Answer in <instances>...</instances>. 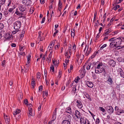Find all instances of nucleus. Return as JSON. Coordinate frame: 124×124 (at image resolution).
Segmentation results:
<instances>
[{
    "label": "nucleus",
    "instance_id": "nucleus-1",
    "mask_svg": "<svg viewBox=\"0 0 124 124\" xmlns=\"http://www.w3.org/2000/svg\"><path fill=\"white\" fill-rule=\"evenodd\" d=\"M102 64L101 63L99 64L97 67L95 69V72L96 73L99 74L101 73H103L104 75L105 76L106 74L105 69L103 67H102Z\"/></svg>",
    "mask_w": 124,
    "mask_h": 124
},
{
    "label": "nucleus",
    "instance_id": "nucleus-2",
    "mask_svg": "<svg viewBox=\"0 0 124 124\" xmlns=\"http://www.w3.org/2000/svg\"><path fill=\"white\" fill-rule=\"evenodd\" d=\"M21 22L20 21L16 22L14 24V29L16 30H18L21 26Z\"/></svg>",
    "mask_w": 124,
    "mask_h": 124
},
{
    "label": "nucleus",
    "instance_id": "nucleus-3",
    "mask_svg": "<svg viewBox=\"0 0 124 124\" xmlns=\"http://www.w3.org/2000/svg\"><path fill=\"white\" fill-rule=\"evenodd\" d=\"M122 39L120 38H118L115 39L114 41L115 43V46L116 47H119L120 46L122 41Z\"/></svg>",
    "mask_w": 124,
    "mask_h": 124
},
{
    "label": "nucleus",
    "instance_id": "nucleus-4",
    "mask_svg": "<svg viewBox=\"0 0 124 124\" xmlns=\"http://www.w3.org/2000/svg\"><path fill=\"white\" fill-rule=\"evenodd\" d=\"M105 109L107 110L108 112L110 114L112 113L114 111V109L112 106H108L105 107Z\"/></svg>",
    "mask_w": 124,
    "mask_h": 124
},
{
    "label": "nucleus",
    "instance_id": "nucleus-5",
    "mask_svg": "<svg viewBox=\"0 0 124 124\" xmlns=\"http://www.w3.org/2000/svg\"><path fill=\"white\" fill-rule=\"evenodd\" d=\"M18 8L20 11L22 12L25 11L26 9V7L22 5H19Z\"/></svg>",
    "mask_w": 124,
    "mask_h": 124
},
{
    "label": "nucleus",
    "instance_id": "nucleus-6",
    "mask_svg": "<svg viewBox=\"0 0 124 124\" xmlns=\"http://www.w3.org/2000/svg\"><path fill=\"white\" fill-rule=\"evenodd\" d=\"M23 4L26 6H29L31 5V1L30 0H24L22 1Z\"/></svg>",
    "mask_w": 124,
    "mask_h": 124
},
{
    "label": "nucleus",
    "instance_id": "nucleus-7",
    "mask_svg": "<svg viewBox=\"0 0 124 124\" xmlns=\"http://www.w3.org/2000/svg\"><path fill=\"white\" fill-rule=\"evenodd\" d=\"M76 103H77V106L79 108H81L83 107V105L82 103L79 100H77L76 101Z\"/></svg>",
    "mask_w": 124,
    "mask_h": 124
},
{
    "label": "nucleus",
    "instance_id": "nucleus-8",
    "mask_svg": "<svg viewBox=\"0 0 124 124\" xmlns=\"http://www.w3.org/2000/svg\"><path fill=\"white\" fill-rule=\"evenodd\" d=\"M108 63L109 65L112 66H114L116 65L115 62L113 60H110L108 62Z\"/></svg>",
    "mask_w": 124,
    "mask_h": 124
},
{
    "label": "nucleus",
    "instance_id": "nucleus-9",
    "mask_svg": "<svg viewBox=\"0 0 124 124\" xmlns=\"http://www.w3.org/2000/svg\"><path fill=\"white\" fill-rule=\"evenodd\" d=\"M12 36V35L10 34L9 33H6L5 36V38L7 39H9L10 38H11Z\"/></svg>",
    "mask_w": 124,
    "mask_h": 124
},
{
    "label": "nucleus",
    "instance_id": "nucleus-10",
    "mask_svg": "<svg viewBox=\"0 0 124 124\" xmlns=\"http://www.w3.org/2000/svg\"><path fill=\"white\" fill-rule=\"evenodd\" d=\"M5 122L6 123L9 124L10 121V118L9 116L7 115H6L5 117H4Z\"/></svg>",
    "mask_w": 124,
    "mask_h": 124
},
{
    "label": "nucleus",
    "instance_id": "nucleus-11",
    "mask_svg": "<svg viewBox=\"0 0 124 124\" xmlns=\"http://www.w3.org/2000/svg\"><path fill=\"white\" fill-rule=\"evenodd\" d=\"M56 108L55 109V110L54 111L53 113V114L52 116V118L53 119V121H54L55 120L56 118Z\"/></svg>",
    "mask_w": 124,
    "mask_h": 124
},
{
    "label": "nucleus",
    "instance_id": "nucleus-12",
    "mask_svg": "<svg viewBox=\"0 0 124 124\" xmlns=\"http://www.w3.org/2000/svg\"><path fill=\"white\" fill-rule=\"evenodd\" d=\"M84 56L82 54H80V56H79L77 58V61H80V62H82V60L84 59Z\"/></svg>",
    "mask_w": 124,
    "mask_h": 124
},
{
    "label": "nucleus",
    "instance_id": "nucleus-13",
    "mask_svg": "<svg viewBox=\"0 0 124 124\" xmlns=\"http://www.w3.org/2000/svg\"><path fill=\"white\" fill-rule=\"evenodd\" d=\"M88 46L87 50L86 51V52L85 54V55L86 56H88L89 54L91 52V50H92V48H89V50H88Z\"/></svg>",
    "mask_w": 124,
    "mask_h": 124
},
{
    "label": "nucleus",
    "instance_id": "nucleus-14",
    "mask_svg": "<svg viewBox=\"0 0 124 124\" xmlns=\"http://www.w3.org/2000/svg\"><path fill=\"white\" fill-rule=\"evenodd\" d=\"M107 82H108L109 84L111 85L112 84L113 82L112 78L110 77V76H109V77L108 78L107 80Z\"/></svg>",
    "mask_w": 124,
    "mask_h": 124
},
{
    "label": "nucleus",
    "instance_id": "nucleus-15",
    "mask_svg": "<svg viewBox=\"0 0 124 124\" xmlns=\"http://www.w3.org/2000/svg\"><path fill=\"white\" fill-rule=\"evenodd\" d=\"M87 85L89 87L92 88L93 86V84L91 82L87 81L86 82Z\"/></svg>",
    "mask_w": 124,
    "mask_h": 124
},
{
    "label": "nucleus",
    "instance_id": "nucleus-16",
    "mask_svg": "<svg viewBox=\"0 0 124 124\" xmlns=\"http://www.w3.org/2000/svg\"><path fill=\"white\" fill-rule=\"evenodd\" d=\"M80 112L78 110H76L75 111V114L77 118L79 119L80 118Z\"/></svg>",
    "mask_w": 124,
    "mask_h": 124
},
{
    "label": "nucleus",
    "instance_id": "nucleus-17",
    "mask_svg": "<svg viewBox=\"0 0 124 124\" xmlns=\"http://www.w3.org/2000/svg\"><path fill=\"white\" fill-rule=\"evenodd\" d=\"M71 117L68 114L65 117V120H67L68 121L70 122L71 121Z\"/></svg>",
    "mask_w": 124,
    "mask_h": 124
},
{
    "label": "nucleus",
    "instance_id": "nucleus-18",
    "mask_svg": "<svg viewBox=\"0 0 124 124\" xmlns=\"http://www.w3.org/2000/svg\"><path fill=\"white\" fill-rule=\"evenodd\" d=\"M51 52H51L50 54L49 55V58L47 57L46 58V61H47V62H48L49 64L51 62V57L52 55L51 54Z\"/></svg>",
    "mask_w": 124,
    "mask_h": 124
},
{
    "label": "nucleus",
    "instance_id": "nucleus-19",
    "mask_svg": "<svg viewBox=\"0 0 124 124\" xmlns=\"http://www.w3.org/2000/svg\"><path fill=\"white\" fill-rule=\"evenodd\" d=\"M2 12L3 13L4 15L6 17L9 16L10 15V13L8 11L4 10L3 12Z\"/></svg>",
    "mask_w": 124,
    "mask_h": 124
},
{
    "label": "nucleus",
    "instance_id": "nucleus-20",
    "mask_svg": "<svg viewBox=\"0 0 124 124\" xmlns=\"http://www.w3.org/2000/svg\"><path fill=\"white\" fill-rule=\"evenodd\" d=\"M23 97V94L22 93L20 92L19 94V95L18 96V100L19 101L21 99H22Z\"/></svg>",
    "mask_w": 124,
    "mask_h": 124
},
{
    "label": "nucleus",
    "instance_id": "nucleus-21",
    "mask_svg": "<svg viewBox=\"0 0 124 124\" xmlns=\"http://www.w3.org/2000/svg\"><path fill=\"white\" fill-rule=\"evenodd\" d=\"M20 112V109H17L15 111L13 112V114L14 115H15L19 113Z\"/></svg>",
    "mask_w": 124,
    "mask_h": 124
},
{
    "label": "nucleus",
    "instance_id": "nucleus-22",
    "mask_svg": "<svg viewBox=\"0 0 124 124\" xmlns=\"http://www.w3.org/2000/svg\"><path fill=\"white\" fill-rule=\"evenodd\" d=\"M66 112L68 113L71 114V109L70 107H68L66 108Z\"/></svg>",
    "mask_w": 124,
    "mask_h": 124
},
{
    "label": "nucleus",
    "instance_id": "nucleus-23",
    "mask_svg": "<svg viewBox=\"0 0 124 124\" xmlns=\"http://www.w3.org/2000/svg\"><path fill=\"white\" fill-rule=\"evenodd\" d=\"M70 122L67 120H64L62 122V124H70Z\"/></svg>",
    "mask_w": 124,
    "mask_h": 124
},
{
    "label": "nucleus",
    "instance_id": "nucleus-24",
    "mask_svg": "<svg viewBox=\"0 0 124 124\" xmlns=\"http://www.w3.org/2000/svg\"><path fill=\"white\" fill-rule=\"evenodd\" d=\"M41 31H39V36L38 37V40H39L40 41H43V40L42 39H41V38L42 37L41 36Z\"/></svg>",
    "mask_w": 124,
    "mask_h": 124
},
{
    "label": "nucleus",
    "instance_id": "nucleus-25",
    "mask_svg": "<svg viewBox=\"0 0 124 124\" xmlns=\"http://www.w3.org/2000/svg\"><path fill=\"white\" fill-rule=\"evenodd\" d=\"M110 46L111 48H114L115 47H116L115 46V42H112L110 43Z\"/></svg>",
    "mask_w": 124,
    "mask_h": 124
},
{
    "label": "nucleus",
    "instance_id": "nucleus-26",
    "mask_svg": "<svg viewBox=\"0 0 124 124\" xmlns=\"http://www.w3.org/2000/svg\"><path fill=\"white\" fill-rule=\"evenodd\" d=\"M86 119H87L85 118L82 116L80 118V122H85V121Z\"/></svg>",
    "mask_w": 124,
    "mask_h": 124
},
{
    "label": "nucleus",
    "instance_id": "nucleus-27",
    "mask_svg": "<svg viewBox=\"0 0 124 124\" xmlns=\"http://www.w3.org/2000/svg\"><path fill=\"white\" fill-rule=\"evenodd\" d=\"M31 56L30 54L29 55L27 56V63L29 64L30 62L31 61Z\"/></svg>",
    "mask_w": 124,
    "mask_h": 124
},
{
    "label": "nucleus",
    "instance_id": "nucleus-28",
    "mask_svg": "<svg viewBox=\"0 0 124 124\" xmlns=\"http://www.w3.org/2000/svg\"><path fill=\"white\" fill-rule=\"evenodd\" d=\"M28 109L29 111V113H28L29 114L30 116H33L34 115L32 113V108H30V109H29V108H28Z\"/></svg>",
    "mask_w": 124,
    "mask_h": 124
},
{
    "label": "nucleus",
    "instance_id": "nucleus-29",
    "mask_svg": "<svg viewBox=\"0 0 124 124\" xmlns=\"http://www.w3.org/2000/svg\"><path fill=\"white\" fill-rule=\"evenodd\" d=\"M72 30H71V35L72 37H74V36H75V29H74L72 31Z\"/></svg>",
    "mask_w": 124,
    "mask_h": 124
},
{
    "label": "nucleus",
    "instance_id": "nucleus-30",
    "mask_svg": "<svg viewBox=\"0 0 124 124\" xmlns=\"http://www.w3.org/2000/svg\"><path fill=\"white\" fill-rule=\"evenodd\" d=\"M85 96L87 98L90 100L91 101H92V99L90 97V96L88 94V93H86V94L85 95Z\"/></svg>",
    "mask_w": 124,
    "mask_h": 124
},
{
    "label": "nucleus",
    "instance_id": "nucleus-31",
    "mask_svg": "<svg viewBox=\"0 0 124 124\" xmlns=\"http://www.w3.org/2000/svg\"><path fill=\"white\" fill-rule=\"evenodd\" d=\"M58 7H60V9H61V7L62 6V3H61V1L60 0H59V3H58Z\"/></svg>",
    "mask_w": 124,
    "mask_h": 124
},
{
    "label": "nucleus",
    "instance_id": "nucleus-32",
    "mask_svg": "<svg viewBox=\"0 0 124 124\" xmlns=\"http://www.w3.org/2000/svg\"><path fill=\"white\" fill-rule=\"evenodd\" d=\"M120 7V6L118 5H117L115 7H114L113 8V9L115 10H116L118 8H119Z\"/></svg>",
    "mask_w": 124,
    "mask_h": 124
},
{
    "label": "nucleus",
    "instance_id": "nucleus-33",
    "mask_svg": "<svg viewBox=\"0 0 124 124\" xmlns=\"http://www.w3.org/2000/svg\"><path fill=\"white\" fill-rule=\"evenodd\" d=\"M71 47L70 44L69 46V48L68 51L69 52V53H71Z\"/></svg>",
    "mask_w": 124,
    "mask_h": 124
},
{
    "label": "nucleus",
    "instance_id": "nucleus-34",
    "mask_svg": "<svg viewBox=\"0 0 124 124\" xmlns=\"http://www.w3.org/2000/svg\"><path fill=\"white\" fill-rule=\"evenodd\" d=\"M32 81L31 82V85H32L33 87V88L34 87V86L35 85V81L34 80V78H32Z\"/></svg>",
    "mask_w": 124,
    "mask_h": 124
},
{
    "label": "nucleus",
    "instance_id": "nucleus-35",
    "mask_svg": "<svg viewBox=\"0 0 124 124\" xmlns=\"http://www.w3.org/2000/svg\"><path fill=\"white\" fill-rule=\"evenodd\" d=\"M91 65V63H89L88 64V65L87 66V69L88 70H90V67Z\"/></svg>",
    "mask_w": 124,
    "mask_h": 124
},
{
    "label": "nucleus",
    "instance_id": "nucleus-36",
    "mask_svg": "<svg viewBox=\"0 0 124 124\" xmlns=\"http://www.w3.org/2000/svg\"><path fill=\"white\" fill-rule=\"evenodd\" d=\"M37 78H39L41 77V74L39 72H38L37 74Z\"/></svg>",
    "mask_w": 124,
    "mask_h": 124
},
{
    "label": "nucleus",
    "instance_id": "nucleus-37",
    "mask_svg": "<svg viewBox=\"0 0 124 124\" xmlns=\"http://www.w3.org/2000/svg\"><path fill=\"white\" fill-rule=\"evenodd\" d=\"M24 103H25L26 105H28V101L27 99H25L24 101Z\"/></svg>",
    "mask_w": 124,
    "mask_h": 124
},
{
    "label": "nucleus",
    "instance_id": "nucleus-38",
    "mask_svg": "<svg viewBox=\"0 0 124 124\" xmlns=\"http://www.w3.org/2000/svg\"><path fill=\"white\" fill-rule=\"evenodd\" d=\"M4 27V26L3 23H0V30L2 29Z\"/></svg>",
    "mask_w": 124,
    "mask_h": 124
},
{
    "label": "nucleus",
    "instance_id": "nucleus-39",
    "mask_svg": "<svg viewBox=\"0 0 124 124\" xmlns=\"http://www.w3.org/2000/svg\"><path fill=\"white\" fill-rule=\"evenodd\" d=\"M15 14H16L18 16H21L20 13L19 12L17 9L15 12Z\"/></svg>",
    "mask_w": 124,
    "mask_h": 124
},
{
    "label": "nucleus",
    "instance_id": "nucleus-40",
    "mask_svg": "<svg viewBox=\"0 0 124 124\" xmlns=\"http://www.w3.org/2000/svg\"><path fill=\"white\" fill-rule=\"evenodd\" d=\"M99 109L100 110L102 111L103 112H104L105 111V110L104 108H103L101 107H99Z\"/></svg>",
    "mask_w": 124,
    "mask_h": 124
},
{
    "label": "nucleus",
    "instance_id": "nucleus-41",
    "mask_svg": "<svg viewBox=\"0 0 124 124\" xmlns=\"http://www.w3.org/2000/svg\"><path fill=\"white\" fill-rule=\"evenodd\" d=\"M5 1V0H1L0 1V4L1 5H2L3 4H4Z\"/></svg>",
    "mask_w": 124,
    "mask_h": 124
},
{
    "label": "nucleus",
    "instance_id": "nucleus-42",
    "mask_svg": "<svg viewBox=\"0 0 124 124\" xmlns=\"http://www.w3.org/2000/svg\"><path fill=\"white\" fill-rule=\"evenodd\" d=\"M6 63V61L4 60L2 62L1 65L3 66L4 67L5 65V64Z\"/></svg>",
    "mask_w": 124,
    "mask_h": 124
},
{
    "label": "nucleus",
    "instance_id": "nucleus-43",
    "mask_svg": "<svg viewBox=\"0 0 124 124\" xmlns=\"http://www.w3.org/2000/svg\"><path fill=\"white\" fill-rule=\"evenodd\" d=\"M118 71L120 74V73L122 72L123 71L121 68H120L118 69Z\"/></svg>",
    "mask_w": 124,
    "mask_h": 124
},
{
    "label": "nucleus",
    "instance_id": "nucleus-44",
    "mask_svg": "<svg viewBox=\"0 0 124 124\" xmlns=\"http://www.w3.org/2000/svg\"><path fill=\"white\" fill-rule=\"evenodd\" d=\"M51 70L52 71V72H54V69L53 65H52V66H51L50 67V71H51Z\"/></svg>",
    "mask_w": 124,
    "mask_h": 124
},
{
    "label": "nucleus",
    "instance_id": "nucleus-45",
    "mask_svg": "<svg viewBox=\"0 0 124 124\" xmlns=\"http://www.w3.org/2000/svg\"><path fill=\"white\" fill-rule=\"evenodd\" d=\"M85 123V124H90V121L88 119H86Z\"/></svg>",
    "mask_w": 124,
    "mask_h": 124
},
{
    "label": "nucleus",
    "instance_id": "nucleus-46",
    "mask_svg": "<svg viewBox=\"0 0 124 124\" xmlns=\"http://www.w3.org/2000/svg\"><path fill=\"white\" fill-rule=\"evenodd\" d=\"M61 73L62 71H61L59 70V75H58V77L59 78H60L61 77Z\"/></svg>",
    "mask_w": 124,
    "mask_h": 124
},
{
    "label": "nucleus",
    "instance_id": "nucleus-47",
    "mask_svg": "<svg viewBox=\"0 0 124 124\" xmlns=\"http://www.w3.org/2000/svg\"><path fill=\"white\" fill-rule=\"evenodd\" d=\"M115 38V37H113L109 40V41H114L115 40V39H114Z\"/></svg>",
    "mask_w": 124,
    "mask_h": 124
},
{
    "label": "nucleus",
    "instance_id": "nucleus-48",
    "mask_svg": "<svg viewBox=\"0 0 124 124\" xmlns=\"http://www.w3.org/2000/svg\"><path fill=\"white\" fill-rule=\"evenodd\" d=\"M100 123V120L99 118H97L95 121L96 124H99Z\"/></svg>",
    "mask_w": 124,
    "mask_h": 124
},
{
    "label": "nucleus",
    "instance_id": "nucleus-49",
    "mask_svg": "<svg viewBox=\"0 0 124 124\" xmlns=\"http://www.w3.org/2000/svg\"><path fill=\"white\" fill-rule=\"evenodd\" d=\"M43 86L41 85L39 87V91H41L42 90Z\"/></svg>",
    "mask_w": 124,
    "mask_h": 124
},
{
    "label": "nucleus",
    "instance_id": "nucleus-50",
    "mask_svg": "<svg viewBox=\"0 0 124 124\" xmlns=\"http://www.w3.org/2000/svg\"><path fill=\"white\" fill-rule=\"evenodd\" d=\"M18 30H16L13 31L12 32V33L14 34L16 33L19 31Z\"/></svg>",
    "mask_w": 124,
    "mask_h": 124
},
{
    "label": "nucleus",
    "instance_id": "nucleus-51",
    "mask_svg": "<svg viewBox=\"0 0 124 124\" xmlns=\"http://www.w3.org/2000/svg\"><path fill=\"white\" fill-rule=\"evenodd\" d=\"M120 74L121 77L124 78V72L123 71L120 73Z\"/></svg>",
    "mask_w": 124,
    "mask_h": 124
},
{
    "label": "nucleus",
    "instance_id": "nucleus-52",
    "mask_svg": "<svg viewBox=\"0 0 124 124\" xmlns=\"http://www.w3.org/2000/svg\"><path fill=\"white\" fill-rule=\"evenodd\" d=\"M25 48V47L24 46H23L21 47V48H20V50L21 51H23V50Z\"/></svg>",
    "mask_w": 124,
    "mask_h": 124
},
{
    "label": "nucleus",
    "instance_id": "nucleus-53",
    "mask_svg": "<svg viewBox=\"0 0 124 124\" xmlns=\"http://www.w3.org/2000/svg\"><path fill=\"white\" fill-rule=\"evenodd\" d=\"M106 46L107 45L106 44H104L100 48V49H102L103 48L106 47Z\"/></svg>",
    "mask_w": 124,
    "mask_h": 124
},
{
    "label": "nucleus",
    "instance_id": "nucleus-54",
    "mask_svg": "<svg viewBox=\"0 0 124 124\" xmlns=\"http://www.w3.org/2000/svg\"><path fill=\"white\" fill-rule=\"evenodd\" d=\"M45 20V17H44L42 19V21L41 22V23H44Z\"/></svg>",
    "mask_w": 124,
    "mask_h": 124
},
{
    "label": "nucleus",
    "instance_id": "nucleus-55",
    "mask_svg": "<svg viewBox=\"0 0 124 124\" xmlns=\"http://www.w3.org/2000/svg\"><path fill=\"white\" fill-rule=\"evenodd\" d=\"M53 2V0H52V1L50 3V4H51V5L49 7V10H50V9L52 8V2Z\"/></svg>",
    "mask_w": 124,
    "mask_h": 124
},
{
    "label": "nucleus",
    "instance_id": "nucleus-56",
    "mask_svg": "<svg viewBox=\"0 0 124 124\" xmlns=\"http://www.w3.org/2000/svg\"><path fill=\"white\" fill-rule=\"evenodd\" d=\"M14 9L13 8H10L8 11L10 13H11L12 12H13Z\"/></svg>",
    "mask_w": 124,
    "mask_h": 124
},
{
    "label": "nucleus",
    "instance_id": "nucleus-57",
    "mask_svg": "<svg viewBox=\"0 0 124 124\" xmlns=\"http://www.w3.org/2000/svg\"><path fill=\"white\" fill-rule=\"evenodd\" d=\"M76 90V87L75 86L73 88L72 91H73V93H75Z\"/></svg>",
    "mask_w": 124,
    "mask_h": 124
},
{
    "label": "nucleus",
    "instance_id": "nucleus-58",
    "mask_svg": "<svg viewBox=\"0 0 124 124\" xmlns=\"http://www.w3.org/2000/svg\"><path fill=\"white\" fill-rule=\"evenodd\" d=\"M80 78H77V79H76L75 80V81L76 83H78V82L79 80H80Z\"/></svg>",
    "mask_w": 124,
    "mask_h": 124
},
{
    "label": "nucleus",
    "instance_id": "nucleus-59",
    "mask_svg": "<svg viewBox=\"0 0 124 124\" xmlns=\"http://www.w3.org/2000/svg\"><path fill=\"white\" fill-rule=\"evenodd\" d=\"M76 48V45L75 44H74L73 46L72 49H74L75 50Z\"/></svg>",
    "mask_w": 124,
    "mask_h": 124
},
{
    "label": "nucleus",
    "instance_id": "nucleus-60",
    "mask_svg": "<svg viewBox=\"0 0 124 124\" xmlns=\"http://www.w3.org/2000/svg\"><path fill=\"white\" fill-rule=\"evenodd\" d=\"M96 55V53H94L92 55V56L91 57V58L92 59L93 58L95 57Z\"/></svg>",
    "mask_w": 124,
    "mask_h": 124
},
{
    "label": "nucleus",
    "instance_id": "nucleus-61",
    "mask_svg": "<svg viewBox=\"0 0 124 124\" xmlns=\"http://www.w3.org/2000/svg\"><path fill=\"white\" fill-rule=\"evenodd\" d=\"M106 30L108 33H109L111 31V29L110 28H109L108 30Z\"/></svg>",
    "mask_w": 124,
    "mask_h": 124
},
{
    "label": "nucleus",
    "instance_id": "nucleus-62",
    "mask_svg": "<svg viewBox=\"0 0 124 124\" xmlns=\"http://www.w3.org/2000/svg\"><path fill=\"white\" fill-rule=\"evenodd\" d=\"M115 110L116 111H118L119 110L118 107L117 106H116L115 108Z\"/></svg>",
    "mask_w": 124,
    "mask_h": 124
},
{
    "label": "nucleus",
    "instance_id": "nucleus-63",
    "mask_svg": "<svg viewBox=\"0 0 124 124\" xmlns=\"http://www.w3.org/2000/svg\"><path fill=\"white\" fill-rule=\"evenodd\" d=\"M16 46V44L14 43H12L11 45V46L13 47H15Z\"/></svg>",
    "mask_w": 124,
    "mask_h": 124
},
{
    "label": "nucleus",
    "instance_id": "nucleus-64",
    "mask_svg": "<svg viewBox=\"0 0 124 124\" xmlns=\"http://www.w3.org/2000/svg\"><path fill=\"white\" fill-rule=\"evenodd\" d=\"M71 82V81L70 80H69L68 81L66 85V86H68L69 85V84H70V83Z\"/></svg>",
    "mask_w": 124,
    "mask_h": 124
}]
</instances>
